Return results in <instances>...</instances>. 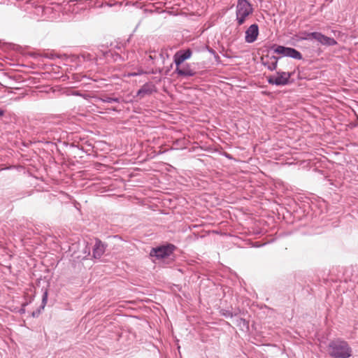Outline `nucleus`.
<instances>
[{
  "label": "nucleus",
  "mask_w": 358,
  "mask_h": 358,
  "mask_svg": "<svg viewBox=\"0 0 358 358\" xmlns=\"http://www.w3.org/2000/svg\"><path fill=\"white\" fill-rule=\"evenodd\" d=\"M328 352L333 358H349L352 354L348 342L341 339L331 341L328 345Z\"/></svg>",
  "instance_id": "f257e3e1"
},
{
  "label": "nucleus",
  "mask_w": 358,
  "mask_h": 358,
  "mask_svg": "<svg viewBox=\"0 0 358 358\" xmlns=\"http://www.w3.org/2000/svg\"><path fill=\"white\" fill-rule=\"evenodd\" d=\"M253 12L251 3L248 0H238L236 6V15L237 24H243Z\"/></svg>",
  "instance_id": "f03ea898"
},
{
  "label": "nucleus",
  "mask_w": 358,
  "mask_h": 358,
  "mask_svg": "<svg viewBox=\"0 0 358 358\" xmlns=\"http://www.w3.org/2000/svg\"><path fill=\"white\" fill-rule=\"evenodd\" d=\"M176 246L173 244L154 248L150 250V255L157 259H163L169 257L175 250Z\"/></svg>",
  "instance_id": "7ed1b4c3"
},
{
  "label": "nucleus",
  "mask_w": 358,
  "mask_h": 358,
  "mask_svg": "<svg viewBox=\"0 0 358 358\" xmlns=\"http://www.w3.org/2000/svg\"><path fill=\"white\" fill-rule=\"evenodd\" d=\"M292 73L285 71H278L276 75L268 77V83L271 85L283 86L289 83Z\"/></svg>",
  "instance_id": "20e7f679"
},
{
  "label": "nucleus",
  "mask_w": 358,
  "mask_h": 358,
  "mask_svg": "<svg viewBox=\"0 0 358 358\" xmlns=\"http://www.w3.org/2000/svg\"><path fill=\"white\" fill-rule=\"evenodd\" d=\"M313 38L323 45L333 46L337 44L336 41L331 37H328L320 32H313L312 34Z\"/></svg>",
  "instance_id": "39448f33"
},
{
  "label": "nucleus",
  "mask_w": 358,
  "mask_h": 358,
  "mask_svg": "<svg viewBox=\"0 0 358 358\" xmlns=\"http://www.w3.org/2000/svg\"><path fill=\"white\" fill-rule=\"evenodd\" d=\"M157 91L155 85L151 83H146L137 92L136 96L139 98H143L145 96L152 94Z\"/></svg>",
  "instance_id": "423d86ee"
},
{
  "label": "nucleus",
  "mask_w": 358,
  "mask_h": 358,
  "mask_svg": "<svg viewBox=\"0 0 358 358\" xmlns=\"http://www.w3.org/2000/svg\"><path fill=\"white\" fill-rule=\"evenodd\" d=\"M259 34V27L256 24L250 25L245 31V40L247 43H251L256 41Z\"/></svg>",
  "instance_id": "0eeeda50"
},
{
  "label": "nucleus",
  "mask_w": 358,
  "mask_h": 358,
  "mask_svg": "<svg viewBox=\"0 0 358 358\" xmlns=\"http://www.w3.org/2000/svg\"><path fill=\"white\" fill-rule=\"evenodd\" d=\"M192 53L190 49L178 51L173 56L176 66L181 65L184 61L190 58Z\"/></svg>",
  "instance_id": "6e6552de"
},
{
  "label": "nucleus",
  "mask_w": 358,
  "mask_h": 358,
  "mask_svg": "<svg viewBox=\"0 0 358 358\" xmlns=\"http://www.w3.org/2000/svg\"><path fill=\"white\" fill-rule=\"evenodd\" d=\"M176 73L180 76L189 77L195 75V71L191 68L189 64L176 66Z\"/></svg>",
  "instance_id": "1a4fd4ad"
},
{
  "label": "nucleus",
  "mask_w": 358,
  "mask_h": 358,
  "mask_svg": "<svg viewBox=\"0 0 358 358\" xmlns=\"http://www.w3.org/2000/svg\"><path fill=\"white\" fill-rule=\"evenodd\" d=\"M106 251V245L99 239L96 240L93 248V257L96 259L100 258Z\"/></svg>",
  "instance_id": "9d476101"
},
{
  "label": "nucleus",
  "mask_w": 358,
  "mask_h": 358,
  "mask_svg": "<svg viewBox=\"0 0 358 358\" xmlns=\"http://www.w3.org/2000/svg\"><path fill=\"white\" fill-rule=\"evenodd\" d=\"M287 57L295 59H301L302 55L298 50L292 48H288V50L287 52Z\"/></svg>",
  "instance_id": "9b49d317"
},
{
  "label": "nucleus",
  "mask_w": 358,
  "mask_h": 358,
  "mask_svg": "<svg viewBox=\"0 0 358 358\" xmlns=\"http://www.w3.org/2000/svg\"><path fill=\"white\" fill-rule=\"evenodd\" d=\"M288 50V48L284 47L282 45H278L275 49L274 52L279 55H282V56L287 57V52Z\"/></svg>",
  "instance_id": "f8f14e48"
},
{
  "label": "nucleus",
  "mask_w": 358,
  "mask_h": 358,
  "mask_svg": "<svg viewBox=\"0 0 358 358\" xmlns=\"http://www.w3.org/2000/svg\"><path fill=\"white\" fill-rule=\"evenodd\" d=\"M100 101L103 102V103H113V102H115V103H120V99L117 97H109V96H103V97H101L99 98Z\"/></svg>",
  "instance_id": "ddd939ff"
},
{
  "label": "nucleus",
  "mask_w": 358,
  "mask_h": 358,
  "mask_svg": "<svg viewBox=\"0 0 358 358\" xmlns=\"http://www.w3.org/2000/svg\"><path fill=\"white\" fill-rule=\"evenodd\" d=\"M271 59V62L267 64V68L270 71H274L277 68L278 59L275 57H273ZM264 65L266 66V64L265 63Z\"/></svg>",
  "instance_id": "4468645a"
},
{
  "label": "nucleus",
  "mask_w": 358,
  "mask_h": 358,
  "mask_svg": "<svg viewBox=\"0 0 358 358\" xmlns=\"http://www.w3.org/2000/svg\"><path fill=\"white\" fill-rule=\"evenodd\" d=\"M220 313L222 316L228 318H232L235 315L229 310L222 309Z\"/></svg>",
  "instance_id": "2eb2a0df"
},
{
  "label": "nucleus",
  "mask_w": 358,
  "mask_h": 358,
  "mask_svg": "<svg viewBox=\"0 0 358 358\" xmlns=\"http://www.w3.org/2000/svg\"><path fill=\"white\" fill-rule=\"evenodd\" d=\"M146 72L143 71L142 69H138L137 71L128 73L127 74H125L124 76L127 77H131V76H137L143 74H145Z\"/></svg>",
  "instance_id": "dca6fc26"
},
{
  "label": "nucleus",
  "mask_w": 358,
  "mask_h": 358,
  "mask_svg": "<svg viewBox=\"0 0 358 358\" xmlns=\"http://www.w3.org/2000/svg\"><path fill=\"white\" fill-rule=\"evenodd\" d=\"M236 324L238 326H241V327L243 326L244 327H248V324L246 322V320L243 318H241V317H238L236 320Z\"/></svg>",
  "instance_id": "f3484780"
},
{
  "label": "nucleus",
  "mask_w": 358,
  "mask_h": 358,
  "mask_svg": "<svg viewBox=\"0 0 358 358\" xmlns=\"http://www.w3.org/2000/svg\"><path fill=\"white\" fill-rule=\"evenodd\" d=\"M313 34V32H310V33H305V36L301 37V39L302 40H306V41H310V40H313L314 39L313 38V36L312 35Z\"/></svg>",
  "instance_id": "a211bd4d"
},
{
  "label": "nucleus",
  "mask_w": 358,
  "mask_h": 358,
  "mask_svg": "<svg viewBox=\"0 0 358 358\" xmlns=\"http://www.w3.org/2000/svg\"><path fill=\"white\" fill-rule=\"evenodd\" d=\"M47 299H48V293H47V292H45L43 294V299H42V303H43V307H44V306L46 304Z\"/></svg>",
  "instance_id": "6ab92c4d"
},
{
  "label": "nucleus",
  "mask_w": 358,
  "mask_h": 358,
  "mask_svg": "<svg viewBox=\"0 0 358 358\" xmlns=\"http://www.w3.org/2000/svg\"><path fill=\"white\" fill-rule=\"evenodd\" d=\"M90 253V248L87 247V245H86V250L85 251V254H86V255H89Z\"/></svg>",
  "instance_id": "aec40b11"
},
{
  "label": "nucleus",
  "mask_w": 358,
  "mask_h": 358,
  "mask_svg": "<svg viewBox=\"0 0 358 358\" xmlns=\"http://www.w3.org/2000/svg\"><path fill=\"white\" fill-rule=\"evenodd\" d=\"M3 115V111L2 110H0V117Z\"/></svg>",
  "instance_id": "412c9836"
},
{
  "label": "nucleus",
  "mask_w": 358,
  "mask_h": 358,
  "mask_svg": "<svg viewBox=\"0 0 358 358\" xmlns=\"http://www.w3.org/2000/svg\"><path fill=\"white\" fill-rule=\"evenodd\" d=\"M149 58H150V59H153V57L150 55H149Z\"/></svg>",
  "instance_id": "4be33fe9"
}]
</instances>
